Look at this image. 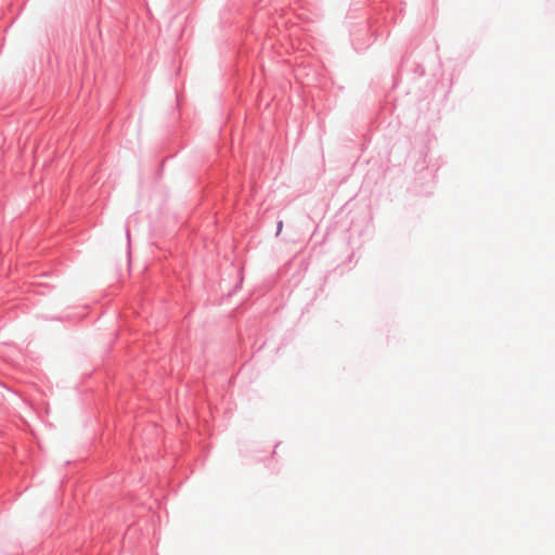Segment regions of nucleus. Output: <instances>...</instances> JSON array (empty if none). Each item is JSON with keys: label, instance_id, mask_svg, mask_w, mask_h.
<instances>
[{"label": "nucleus", "instance_id": "39448f33", "mask_svg": "<svg viewBox=\"0 0 555 555\" xmlns=\"http://www.w3.org/2000/svg\"><path fill=\"white\" fill-rule=\"evenodd\" d=\"M126 237H127V242L131 243L129 230H126Z\"/></svg>", "mask_w": 555, "mask_h": 555}, {"label": "nucleus", "instance_id": "f257e3e1", "mask_svg": "<svg viewBox=\"0 0 555 555\" xmlns=\"http://www.w3.org/2000/svg\"><path fill=\"white\" fill-rule=\"evenodd\" d=\"M351 43L357 52H361L370 47L373 41V31L366 21L360 22L350 30Z\"/></svg>", "mask_w": 555, "mask_h": 555}, {"label": "nucleus", "instance_id": "7ed1b4c3", "mask_svg": "<svg viewBox=\"0 0 555 555\" xmlns=\"http://www.w3.org/2000/svg\"><path fill=\"white\" fill-rule=\"evenodd\" d=\"M408 63H409V59L406 56H403L402 60H401V63H400V66H399V69L398 72L401 74L404 68L408 66Z\"/></svg>", "mask_w": 555, "mask_h": 555}, {"label": "nucleus", "instance_id": "f03ea898", "mask_svg": "<svg viewBox=\"0 0 555 555\" xmlns=\"http://www.w3.org/2000/svg\"><path fill=\"white\" fill-rule=\"evenodd\" d=\"M411 70L415 78H421L426 73L425 67L423 66V64L420 63H415Z\"/></svg>", "mask_w": 555, "mask_h": 555}, {"label": "nucleus", "instance_id": "20e7f679", "mask_svg": "<svg viewBox=\"0 0 555 555\" xmlns=\"http://www.w3.org/2000/svg\"><path fill=\"white\" fill-rule=\"evenodd\" d=\"M282 228H283V222L279 221L276 224V234H279L281 232Z\"/></svg>", "mask_w": 555, "mask_h": 555}]
</instances>
